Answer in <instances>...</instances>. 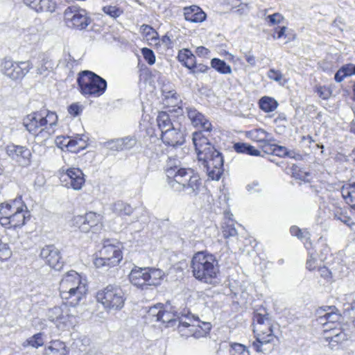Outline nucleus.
<instances>
[{"instance_id":"f257e3e1","label":"nucleus","mask_w":355,"mask_h":355,"mask_svg":"<svg viewBox=\"0 0 355 355\" xmlns=\"http://www.w3.org/2000/svg\"><path fill=\"white\" fill-rule=\"evenodd\" d=\"M212 126L200 129L192 134V141L197 153L198 159L206 168L209 178L218 180L223 173L224 159L210 141Z\"/></svg>"},{"instance_id":"f03ea898","label":"nucleus","mask_w":355,"mask_h":355,"mask_svg":"<svg viewBox=\"0 0 355 355\" xmlns=\"http://www.w3.org/2000/svg\"><path fill=\"white\" fill-rule=\"evenodd\" d=\"M159 322L166 324V327L177 326L180 336L187 338L205 337L211 329L210 322H202L189 312L183 313L168 311L166 306L165 307L163 306Z\"/></svg>"},{"instance_id":"7ed1b4c3","label":"nucleus","mask_w":355,"mask_h":355,"mask_svg":"<svg viewBox=\"0 0 355 355\" xmlns=\"http://www.w3.org/2000/svg\"><path fill=\"white\" fill-rule=\"evenodd\" d=\"M253 325L256 340L252 343V347L257 352H270L278 338L272 332L271 320L265 310L263 313H254Z\"/></svg>"},{"instance_id":"20e7f679","label":"nucleus","mask_w":355,"mask_h":355,"mask_svg":"<svg viewBox=\"0 0 355 355\" xmlns=\"http://www.w3.org/2000/svg\"><path fill=\"white\" fill-rule=\"evenodd\" d=\"M87 285L82 282L80 275L75 270H70L62 275L60 282V297L68 301L69 305L75 306L83 300L85 301Z\"/></svg>"},{"instance_id":"39448f33","label":"nucleus","mask_w":355,"mask_h":355,"mask_svg":"<svg viewBox=\"0 0 355 355\" xmlns=\"http://www.w3.org/2000/svg\"><path fill=\"white\" fill-rule=\"evenodd\" d=\"M191 268L193 277L206 284H215L219 273L218 261L212 254L199 252L191 259Z\"/></svg>"},{"instance_id":"423d86ee","label":"nucleus","mask_w":355,"mask_h":355,"mask_svg":"<svg viewBox=\"0 0 355 355\" xmlns=\"http://www.w3.org/2000/svg\"><path fill=\"white\" fill-rule=\"evenodd\" d=\"M27 218H29V214L21 198L0 205V224L4 227H21L25 225Z\"/></svg>"},{"instance_id":"0eeeda50","label":"nucleus","mask_w":355,"mask_h":355,"mask_svg":"<svg viewBox=\"0 0 355 355\" xmlns=\"http://www.w3.org/2000/svg\"><path fill=\"white\" fill-rule=\"evenodd\" d=\"M168 183L174 191L184 193L191 197L196 196L202 186L199 175L190 168L181 171L175 178L168 181Z\"/></svg>"},{"instance_id":"6e6552de","label":"nucleus","mask_w":355,"mask_h":355,"mask_svg":"<svg viewBox=\"0 0 355 355\" xmlns=\"http://www.w3.org/2000/svg\"><path fill=\"white\" fill-rule=\"evenodd\" d=\"M122 258L119 246L107 239L103 241V247L96 253L94 265L96 268L107 270L118 265Z\"/></svg>"},{"instance_id":"1a4fd4ad","label":"nucleus","mask_w":355,"mask_h":355,"mask_svg":"<svg viewBox=\"0 0 355 355\" xmlns=\"http://www.w3.org/2000/svg\"><path fill=\"white\" fill-rule=\"evenodd\" d=\"M164 275V272L160 269L135 266L132 269L129 279L133 285L144 288L146 286L159 285Z\"/></svg>"},{"instance_id":"9d476101","label":"nucleus","mask_w":355,"mask_h":355,"mask_svg":"<svg viewBox=\"0 0 355 355\" xmlns=\"http://www.w3.org/2000/svg\"><path fill=\"white\" fill-rule=\"evenodd\" d=\"M96 300L106 309L119 310L123 307L125 297L121 287L110 284L97 293Z\"/></svg>"},{"instance_id":"9b49d317","label":"nucleus","mask_w":355,"mask_h":355,"mask_svg":"<svg viewBox=\"0 0 355 355\" xmlns=\"http://www.w3.org/2000/svg\"><path fill=\"white\" fill-rule=\"evenodd\" d=\"M46 317L61 331L69 330L76 322L75 315L71 313L67 303L49 309Z\"/></svg>"},{"instance_id":"f8f14e48","label":"nucleus","mask_w":355,"mask_h":355,"mask_svg":"<svg viewBox=\"0 0 355 355\" xmlns=\"http://www.w3.org/2000/svg\"><path fill=\"white\" fill-rule=\"evenodd\" d=\"M58 117L55 112L51 111H39L31 112L23 119V125L31 135L39 129L49 125L51 123H58Z\"/></svg>"},{"instance_id":"ddd939ff","label":"nucleus","mask_w":355,"mask_h":355,"mask_svg":"<svg viewBox=\"0 0 355 355\" xmlns=\"http://www.w3.org/2000/svg\"><path fill=\"white\" fill-rule=\"evenodd\" d=\"M32 68L29 61L14 62L11 60H4L1 64L2 73L12 80L21 79Z\"/></svg>"},{"instance_id":"4468645a","label":"nucleus","mask_w":355,"mask_h":355,"mask_svg":"<svg viewBox=\"0 0 355 355\" xmlns=\"http://www.w3.org/2000/svg\"><path fill=\"white\" fill-rule=\"evenodd\" d=\"M64 18L69 28L83 30L88 26L87 12L84 9L68 7L64 12Z\"/></svg>"},{"instance_id":"2eb2a0df","label":"nucleus","mask_w":355,"mask_h":355,"mask_svg":"<svg viewBox=\"0 0 355 355\" xmlns=\"http://www.w3.org/2000/svg\"><path fill=\"white\" fill-rule=\"evenodd\" d=\"M59 174L62 184L67 188L80 190L85 184L84 174L78 168H62L60 170Z\"/></svg>"},{"instance_id":"dca6fc26","label":"nucleus","mask_w":355,"mask_h":355,"mask_svg":"<svg viewBox=\"0 0 355 355\" xmlns=\"http://www.w3.org/2000/svg\"><path fill=\"white\" fill-rule=\"evenodd\" d=\"M6 150L7 155L20 165L26 166L31 163V152L26 146L10 144Z\"/></svg>"},{"instance_id":"f3484780","label":"nucleus","mask_w":355,"mask_h":355,"mask_svg":"<svg viewBox=\"0 0 355 355\" xmlns=\"http://www.w3.org/2000/svg\"><path fill=\"white\" fill-rule=\"evenodd\" d=\"M40 256L52 268L59 270L62 267L59 250L54 245H46L40 252Z\"/></svg>"},{"instance_id":"a211bd4d","label":"nucleus","mask_w":355,"mask_h":355,"mask_svg":"<svg viewBox=\"0 0 355 355\" xmlns=\"http://www.w3.org/2000/svg\"><path fill=\"white\" fill-rule=\"evenodd\" d=\"M161 139L167 146L176 147L182 146L185 142L184 130L179 127H173L161 134Z\"/></svg>"},{"instance_id":"6ab92c4d","label":"nucleus","mask_w":355,"mask_h":355,"mask_svg":"<svg viewBox=\"0 0 355 355\" xmlns=\"http://www.w3.org/2000/svg\"><path fill=\"white\" fill-rule=\"evenodd\" d=\"M185 113L191 121L192 125L199 129H208L212 126L209 120L196 108L193 106H187L185 107Z\"/></svg>"},{"instance_id":"aec40b11","label":"nucleus","mask_w":355,"mask_h":355,"mask_svg":"<svg viewBox=\"0 0 355 355\" xmlns=\"http://www.w3.org/2000/svg\"><path fill=\"white\" fill-rule=\"evenodd\" d=\"M58 123H50L39 129L33 135L35 137V144L33 146V152L36 151L37 147H41L46 144V141L51 137L55 132V127Z\"/></svg>"},{"instance_id":"412c9836","label":"nucleus","mask_w":355,"mask_h":355,"mask_svg":"<svg viewBox=\"0 0 355 355\" xmlns=\"http://www.w3.org/2000/svg\"><path fill=\"white\" fill-rule=\"evenodd\" d=\"M107 81L90 71V96L99 97L102 96L107 89Z\"/></svg>"},{"instance_id":"4be33fe9","label":"nucleus","mask_w":355,"mask_h":355,"mask_svg":"<svg viewBox=\"0 0 355 355\" xmlns=\"http://www.w3.org/2000/svg\"><path fill=\"white\" fill-rule=\"evenodd\" d=\"M184 15L187 21L193 23L202 22L207 16L205 12L197 6L184 8Z\"/></svg>"},{"instance_id":"5701e85b","label":"nucleus","mask_w":355,"mask_h":355,"mask_svg":"<svg viewBox=\"0 0 355 355\" xmlns=\"http://www.w3.org/2000/svg\"><path fill=\"white\" fill-rule=\"evenodd\" d=\"M185 168H186L181 166L180 160L175 158L168 157L165 168L168 181L173 180L181 171Z\"/></svg>"},{"instance_id":"b1692460","label":"nucleus","mask_w":355,"mask_h":355,"mask_svg":"<svg viewBox=\"0 0 355 355\" xmlns=\"http://www.w3.org/2000/svg\"><path fill=\"white\" fill-rule=\"evenodd\" d=\"M248 137L253 141L261 144L263 147H267L271 140L270 134L261 128L254 129L248 132Z\"/></svg>"},{"instance_id":"393cba45","label":"nucleus","mask_w":355,"mask_h":355,"mask_svg":"<svg viewBox=\"0 0 355 355\" xmlns=\"http://www.w3.org/2000/svg\"><path fill=\"white\" fill-rule=\"evenodd\" d=\"M178 59L180 62L189 69L193 68L196 60V56L188 49L180 50L178 55Z\"/></svg>"},{"instance_id":"a878e982","label":"nucleus","mask_w":355,"mask_h":355,"mask_svg":"<svg viewBox=\"0 0 355 355\" xmlns=\"http://www.w3.org/2000/svg\"><path fill=\"white\" fill-rule=\"evenodd\" d=\"M230 213H225V219L222 225V233L225 239L234 237L237 235V231L234 227V221L231 218Z\"/></svg>"},{"instance_id":"bb28decb","label":"nucleus","mask_w":355,"mask_h":355,"mask_svg":"<svg viewBox=\"0 0 355 355\" xmlns=\"http://www.w3.org/2000/svg\"><path fill=\"white\" fill-rule=\"evenodd\" d=\"M157 123L162 133L165 132V130H168L175 126L171 122L169 114L166 112H159L157 116Z\"/></svg>"},{"instance_id":"cd10ccee","label":"nucleus","mask_w":355,"mask_h":355,"mask_svg":"<svg viewBox=\"0 0 355 355\" xmlns=\"http://www.w3.org/2000/svg\"><path fill=\"white\" fill-rule=\"evenodd\" d=\"M355 75L354 64L343 65L336 73L334 79L337 83H341L345 78Z\"/></svg>"},{"instance_id":"c85d7f7f","label":"nucleus","mask_w":355,"mask_h":355,"mask_svg":"<svg viewBox=\"0 0 355 355\" xmlns=\"http://www.w3.org/2000/svg\"><path fill=\"white\" fill-rule=\"evenodd\" d=\"M54 67L53 60L48 55H43L37 65V71L39 74H45Z\"/></svg>"},{"instance_id":"c756f323","label":"nucleus","mask_w":355,"mask_h":355,"mask_svg":"<svg viewBox=\"0 0 355 355\" xmlns=\"http://www.w3.org/2000/svg\"><path fill=\"white\" fill-rule=\"evenodd\" d=\"M77 83L81 94L85 96L89 94V70L79 73Z\"/></svg>"},{"instance_id":"7c9ffc66","label":"nucleus","mask_w":355,"mask_h":355,"mask_svg":"<svg viewBox=\"0 0 355 355\" xmlns=\"http://www.w3.org/2000/svg\"><path fill=\"white\" fill-rule=\"evenodd\" d=\"M103 218L101 214L90 211V231L93 234L98 233L102 230Z\"/></svg>"},{"instance_id":"2f4dec72","label":"nucleus","mask_w":355,"mask_h":355,"mask_svg":"<svg viewBox=\"0 0 355 355\" xmlns=\"http://www.w3.org/2000/svg\"><path fill=\"white\" fill-rule=\"evenodd\" d=\"M259 107L265 112H273L278 106L277 101L272 97L263 96L259 102Z\"/></svg>"},{"instance_id":"473e14b6","label":"nucleus","mask_w":355,"mask_h":355,"mask_svg":"<svg viewBox=\"0 0 355 355\" xmlns=\"http://www.w3.org/2000/svg\"><path fill=\"white\" fill-rule=\"evenodd\" d=\"M211 67L221 74H231L232 68L224 60L219 58H213L211 60Z\"/></svg>"},{"instance_id":"72a5a7b5","label":"nucleus","mask_w":355,"mask_h":355,"mask_svg":"<svg viewBox=\"0 0 355 355\" xmlns=\"http://www.w3.org/2000/svg\"><path fill=\"white\" fill-rule=\"evenodd\" d=\"M24 40L28 44H33L39 40L38 30L35 26H29L21 33Z\"/></svg>"},{"instance_id":"f704fd0d","label":"nucleus","mask_w":355,"mask_h":355,"mask_svg":"<svg viewBox=\"0 0 355 355\" xmlns=\"http://www.w3.org/2000/svg\"><path fill=\"white\" fill-rule=\"evenodd\" d=\"M163 304L158 303L154 306H149L146 314V318L150 322H159V315L163 308Z\"/></svg>"},{"instance_id":"c9c22d12","label":"nucleus","mask_w":355,"mask_h":355,"mask_svg":"<svg viewBox=\"0 0 355 355\" xmlns=\"http://www.w3.org/2000/svg\"><path fill=\"white\" fill-rule=\"evenodd\" d=\"M112 211L121 216H130L133 212V209L130 205L118 201L115 202L112 206Z\"/></svg>"},{"instance_id":"e433bc0d","label":"nucleus","mask_w":355,"mask_h":355,"mask_svg":"<svg viewBox=\"0 0 355 355\" xmlns=\"http://www.w3.org/2000/svg\"><path fill=\"white\" fill-rule=\"evenodd\" d=\"M69 142L68 151L75 153H79L87 146V142L81 138L70 139Z\"/></svg>"},{"instance_id":"4c0bfd02","label":"nucleus","mask_w":355,"mask_h":355,"mask_svg":"<svg viewBox=\"0 0 355 355\" xmlns=\"http://www.w3.org/2000/svg\"><path fill=\"white\" fill-rule=\"evenodd\" d=\"M42 334L38 333L33 335L32 337L26 340L22 345L24 347L31 346L34 348H38L44 345V339L42 338Z\"/></svg>"},{"instance_id":"58836bf2","label":"nucleus","mask_w":355,"mask_h":355,"mask_svg":"<svg viewBox=\"0 0 355 355\" xmlns=\"http://www.w3.org/2000/svg\"><path fill=\"white\" fill-rule=\"evenodd\" d=\"M56 9V3L53 0H40L37 12H53Z\"/></svg>"},{"instance_id":"ea45409f","label":"nucleus","mask_w":355,"mask_h":355,"mask_svg":"<svg viewBox=\"0 0 355 355\" xmlns=\"http://www.w3.org/2000/svg\"><path fill=\"white\" fill-rule=\"evenodd\" d=\"M119 139L121 144L122 151L132 149L135 146L137 142L136 137L133 135H129Z\"/></svg>"},{"instance_id":"a19ab883","label":"nucleus","mask_w":355,"mask_h":355,"mask_svg":"<svg viewBox=\"0 0 355 355\" xmlns=\"http://www.w3.org/2000/svg\"><path fill=\"white\" fill-rule=\"evenodd\" d=\"M230 353L231 355H250L246 346L237 343H230Z\"/></svg>"},{"instance_id":"79ce46f5","label":"nucleus","mask_w":355,"mask_h":355,"mask_svg":"<svg viewBox=\"0 0 355 355\" xmlns=\"http://www.w3.org/2000/svg\"><path fill=\"white\" fill-rule=\"evenodd\" d=\"M76 62V60L72 58L69 53L64 52L63 58L59 62V64L69 69H71Z\"/></svg>"},{"instance_id":"37998d69","label":"nucleus","mask_w":355,"mask_h":355,"mask_svg":"<svg viewBox=\"0 0 355 355\" xmlns=\"http://www.w3.org/2000/svg\"><path fill=\"white\" fill-rule=\"evenodd\" d=\"M103 146L110 150L122 151L120 139H114L103 143Z\"/></svg>"},{"instance_id":"c03bdc74","label":"nucleus","mask_w":355,"mask_h":355,"mask_svg":"<svg viewBox=\"0 0 355 355\" xmlns=\"http://www.w3.org/2000/svg\"><path fill=\"white\" fill-rule=\"evenodd\" d=\"M86 217L84 216H76L73 218V225L78 227L82 232H87L88 231L86 227Z\"/></svg>"},{"instance_id":"a18cd8bd","label":"nucleus","mask_w":355,"mask_h":355,"mask_svg":"<svg viewBox=\"0 0 355 355\" xmlns=\"http://www.w3.org/2000/svg\"><path fill=\"white\" fill-rule=\"evenodd\" d=\"M52 350H67L66 345L59 340H53L50 343L49 346L46 348V352L51 354Z\"/></svg>"},{"instance_id":"49530a36","label":"nucleus","mask_w":355,"mask_h":355,"mask_svg":"<svg viewBox=\"0 0 355 355\" xmlns=\"http://www.w3.org/2000/svg\"><path fill=\"white\" fill-rule=\"evenodd\" d=\"M11 250L7 243H4L0 239V259L6 260L10 257Z\"/></svg>"},{"instance_id":"de8ad7c7","label":"nucleus","mask_w":355,"mask_h":355,"mask_svg":"<svg viewBox=\"0 0 355 355\" xmlns=\"http://www.w3.org/2000/svg\"><path fill=\"white\" fill-rule=\"evenodd\" d=\"M84 106L79 103H74L68 107L69 114L75 117L78 116L83 110Z\"/></svg>"},{"instance_id":"09e8293b","label":"nucleus","mask_w":355,"mask_h":355,"mask_svg":"<svg viewBox=\"0 0 355 355\" xmlns=\"http://www.w3.org/2000/svg\"><path fill=\"white\" fill-rule=\"evenodd\" d=\"M141 53L145 60L150 64L152 65L155 62V55L154 52L148 48H143Z\"/></svg>"},{"instance_id":"8fccbe9b","label":"nucleus","mask_w":355,"mask_h":355,"mask_svg":"<svg viewBox=\"0 0 355 355\" xmlns=\"http://www.w3.org/2000/svg\"><path fill=\"white\" fill-rule=\"evenodd\" d=\"M103 10L105 13L114 18L120 16L122 13L121 10L119 8L112 6H104L103 8Z\"/></svg>"},{"instance_id":"3c124183","label":"nucleus","mask_w":355,"mask_h":355,"mask_svg":"<svg viewBox=\"0 0 355 355\" xmlns=\"http://www.w3.org/2000/svg\"><path fill=\"white\" fill-rule=\"evenodd\" d=\"M340 318V315L337 313L331 311L330 312H327L324 313L322 316H320V320H325L326 322H336L339 321Z\"/></svg>"},{"instance_id":"603ef678","label":"nucleus","mask_w":355,"mask_h":355,"mask_svg":"<svg viewBox=\"0 0 355 355\" xmlns=\"http://www.w3.org/2000/svg\"><path fill=\"white\" fill-rule=\"evenodd\" d=\"M354 192L351 188H349V185L343 186L341 188V194L342 197L346 200L347 203L353 202V197L352 193Z\"/></svg>"},{"instance_id":"864d4df0","label":"nucleus","mask_w":355,"mask_h":355,"mask_svg":"<svg viewBox=\"0 0 355 355\" xmlns=\"http://www.w3.org/2000/svg\"><path fill=\"white\" fill-rule=\"evenodd\" d=\"M69 140V137L58 136L56 137L55 140V144L58 148H61L62 150L66 148L68 150Z\"/></svg>"},{"instance_id":"5fc2aeb1","label":"nucleus","mask_w":355,"mask_h":355,"mask_svg":"<svg viewBox=\"0 0 355 355\" xmlns=\"http://www.w3.org/2000/svg\"><path fill=\"white\" fill-rule=\"evenodd\" d=\"M334 218L336 220H340L347 226H351V225L354 224V223L352 222V219L349 216L345 215L342 212H339L338 211L334 212Z\"/></svg>"},{"instance_id":"6e6d98bb","label":"nucleus","mask_w":355,"mask_h":355,"mask_svg":"<svg viewBox=\"0 0 355 355\" xmlns=\"http://www.w3.org/2000/svg\"><path fill=\"white\" fill-rule=\"evenodd\" d=\"M272 153L279 157H287L288 149L282 146L273 145L271 147Z\"/></svg>"},{"instance_id":"4d7b16f0","label":"nucleus","mask_w":355,"mask_h":355,"mask_svg":"<svg viewBox=\"0 0 355 355\" xmlns=\"http://www.w3.org/2000/svg\"><path fill=\"white\" fill-rule=\"evenodd\" d=\"M267 21L270 25L279 24L284 19V17L279 12L270 15L266 17Z\"/></svg>"},{"instance_id":"13d9d810","label":"nucleus","mask_w":355,"mask_h":355,"mask_svg":"<svg viewBox=\"0 0 355 355\" xmlns=\"http://www.w3.org/2000/svg\"><path fill=\"white\" fill-rule=\"evenodd\" d=\"M209 69V67L205 64H197L196 60L193 68L190 69V73L194 75L200 73H206Z\"/></svg>"},{"instance_id":"bf43d9fd","label":"nucleus","mask_w":355,"mask_h":355,"mask_svg":"<svg viewBox=\"0 0 355 355\" xmlns=\"http://www.w3.org/2000/svg\"><path fill=\"white\" fill-rule=\"evenodd\" d=\"M268 77L270 80H275L276 82H280L282 80L283 75L280 71L270 69L268 71Z\"/></svg>"},{"instance_id":"052dcab7","label":"nucleus","mask_w":355,"mask_h":355,"mask_svg":"<svg viewBox=\"0 0 355 355\" xmlns=\"http://www.w3.org/2000/svg\"><path fill=\"white\" fill-rule=\"evenodd\" d=\"M318 275L326 280H329L331 278V271L325 266L318 268Z\"/></svg>"},{"instance_id":"680f3d73","label":"nucleus","mask_w":355,"mask_h":355,"mask_svg":"<svg viewBox=\"0 0 355 355\" xmlns=\"http://www.w3.org/2000/svg\"><path fill=\"white\" fill-rule=\"evenodd\" d=\"M316 92L318 95L324 100L328 99L331 95L329 89L325 87H318Z\"/></svg>"},{"instance_id":"e2e57ef3","label":"nucleus","mask_w":355,"mask_h":355,"mask_svg":"<svg viewBox=\"0 0 355 355\" xmlns=\"http://www.w3.org/2000/svg\"><path fill=\"white\" fill-rule=\"evenodd\" d=\"M248 144L245 143H235L233 146V148L238 153H245Z\"/></svg>"},{"instance_id":"0e129e2a","label":"nucleus","mask_w":355,"mask_h":355,"mask_svg":"<svg viewBox=\"0 0 355 355\" xmlns=\"http://www.w3.org/2000/svg\"><path fill=\"white\" fill-rule=\"evenodd\" d=\"M247 190L251 193L260 192L261 189L259 183L257 181H254L247 186Z\"/></svg>"},{"instance_id":"69168bd1","label":"nucleus","mask_w":355,"mask_h":355,"mask_svg":"<svg viewBox=\"0 0 355 355\" xmlns=\"http://www.w3.org/2000/svg\"><path fill=\"white\" fill-rule=\"evenodd\" d=\"M306 265V268L308 270H313L317 268L318 261L316 259L311 257L309 259H307Z\"/></svg>"},{"instance_id":"338daca9","label":"nucleus","mask_w":355,"mask_h":355,"mask_svg":"<svg viewBox=\"0 0 355 355\" xmlns=\"http://www.w3.org/2000/svg\"><path fill=\"white\" fill-rule=\"evenodd\" d=\"M209 53H210V51L208 49H207L202 46H198L196 49V55L200 57H207Z\"/></svg>"},{"instance_id":"774afa93","label":"nucleus","mask_w":355,"mask_h":355,"mask_svg":"<svg viewBox=\"0 0 355 355\" xmlns=\"http://www.w3.org/2000/svg\"><path fill=\"white\" fill-rule=\"evenodd\" d=\"M24 3L37 12L40 0H24Z\"/></svg>"}]
</instances>
